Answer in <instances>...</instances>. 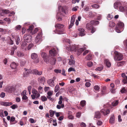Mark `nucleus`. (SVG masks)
Here are the masks:
<instances>
[{"label":"nucleus","mask_w":127,"mask_h":127,"mask_svg":"<svg viewBox=\"0 0 127 127\" xmlns=\"http://www.w3.org/2000/svg\"><path fill=\"white\" fill-rule=\"evenodd\" d=\"M32 36L29 35L25 34L24 36V41L27 42H29L31 41Z\"/></svg>","instance_id":"obj_7"},{"label":"nucleus","mask_w":127,"mask_h":127,"mask_svg":"<svg viewBox=\"0 0 127 127\" xmlns=\"http://www.w3.org/2000/svg\"><path fill=\"white\" fill-rule=\"evenodd\" d=\"M12 36L13 38L15 39L16 44L18 45L20 40L19 37L16 34L12 35Z\"/></svg>","instance_id":"obj_10"},{"label":"nucleus","mask_w":127,"mask_h":127,"mask_svg":"<svg viewBox=\"0 0 127 127\" xmlns=\"http://www.w3.org/2000/svg\"><path fill=\"white\" fill-rule=\"evenodd\" d=\"M43 88L42 87H41L40 86H39L38 88V90L39 92L41 94L42 93Z\"/></svg>","instance_id":"obj_40"},{"label":"nucleus","mask_w":127,"mask_h":127,"mask_svg":"<svg viewBox=\"0 0 127 127\" xmlns=\"http://www.w3.org/2000/svg\"><path fill=\"white\" fill-rule=\"evenodd\" d=\"M59 86L58 85H57L55 87L54 91L55 92H56L59 90Z\"/></svg>","instance_id":"obj_37"},{"label":"nucleus","mask_w":127,"mask_h":127,"mask_svg":"<svg viewBox=\"0 0 127 127\" xmlns=\"http://www.w3.org/2000/svg\"><path fill=\"white\" fill-rule=\"evenodd\" d=\"M59 12L57 13L56 17L57 20L60 21L62 20L61 17L64 15V14L66 12L65 10L61 6H59L58 8Z\"/></svg>","instance_id":"obj_1"},{"label":"nucleus","mask_w":127,"mask_h":127,"mask_svg":"<svg viewBox=\"0 0 127 127\" xmlns=\"http://www.w3.org/2000/svg\"><path fill=\"white\" fill-rule=\"evenodd\" d=\"M125 5L123 2L117 1L114 3V7L115 9L118 10L120 11L123 12L124 10V7Z\"/></svg>","instance_id":"obj_2"},{"label":"nucleus","mask_w":127,"mask_h":127,"mask_svg":"<svg viewBox=\"0 0 127 127\" xmlns=\"http://www.w3.org/2000/svg\"><path fill=\"white\" fill-rule=\"evenodd\" d=\"M85 49H86L85 48L84 49H83L82 48H80L78 50V52H77V55H80V54L82 53V52Z\"/></svg>","instance_id":"obj_23"},{"label":"nucleus","mask_w":127,"mask_h":127,"mask_svg":"<svg viewBox=\"0 0 127 127\" xmlns=\"http://www.w3.org/2000/svg\"><path fill=\"white\" fill-rule=\"evenodd\" d=\"M75 71V69L72 67H70L68 69V72H70L71 71Z\"/></svg>","instance_id":"obj_48"},{"label":"nucleus","mask_w":127,"mask_h":127,"mask_svg":"<svg viewBox=\"0 0 127 127\" xmlns=\"http://www.w3.org/2000/svg\"><path fill=\"white\" fill-rule=\"evenodd\" d=\"M4 20L6 21H8V24H9L10 22V19L9 18H4Z\"/></svg>","instance_id":"obj_54"},{"label":"nucleus","mask_w":127,"mask_h":127,"mask_svg":"<svg viewBox=\"0 0 127 127\" xmlns=\"http://www.w3.org/2000/svg\"><path fill=\"white\" fill-rule=\"evenodd\" d=\"M55 26L56 28V30L54 31L55 32L54 34L57 33L59 34H62L64 33V30L60 31V30H57V29H61L63 28L64 26V25L61 24H57L55 25Z\"/></svg>","instance_id":"obj_3"},{"label":"nucleus","mask_w":127,"mask_h":127,"mask_svg":"<svg viewBox=\"0 0 127 127\" xmlns=\"http://www.w3.org/2000/svg\"><path fill=\"white\" fill-rule=\"evenodd\" d=\"M2 12L6 14H8L10 13L9 15V16H11V15H13L15 14V13L14 11H12L11 12H10V11L7 9H3L2 10Z\"/></svg>","instance_id":"obj_12"},{"label":"nucleus","mask_w":127,"mask_h":127,"mask_svg":"<svg viewBox=\"0 0 127 127\" xmlns=\"http://www.w3.org/2000/svg\"><path fill=\"white\" fill-rule=\"evenodd\" d=\"M30 121L31 123H35L34 120L32 118L30 119Z\"/></svg>","instance_id":"obj_62"},{"label":"nucleus","mask_w":127,"mask_h":127,"mask_svg":"<svg viewBox=\"0 0 127 127\" xmlns=\"http://www.w3.org/2000/svg\"><path fill=\"white\" fill-rule=\"evenodd\" d=\"M32 93L36 96V98L39 97L40 96V94L38 93L37 91L35 89H32Z\"/></svg>","instance_id":"obj_11"},{"label":"nucleus","mask_w":127,"mask_h":127,"mask_svg":"<svg viewBox=\"0 0 127 127\" xmlns=\"http://www.w3.org/2000/svg\"><path fill=\"white\" fill-rule=\"evenodd\" d=\"M117 27L119 29L123 30L124 28V24L123 23L120 22L117 24Z\"/></svg>","instance_id":"obj_14"},{"label":"nucleus","mask_w":127,"mask_h":127,"mask_svg":"<svg viewBox=\"0 0 127 127\" xmlns=\"http://www.w3.org/2000/svg\"><path fill=\"white\" fill-rule=\"evenodd\" d=\"M12 103L11 102H4V106H9L11 105Z\"/></svg>","instance_id":"obj_34"},{"label":"nucleus","mask_w":127,"mask_h":127,"mask_svg":"<svg viewBox=\"0 0 127 127\" xmlns=\"http://www.w3.org/2000/svg\"><path fill=\"white\" fill-rule=\"evenodd\" d=\"M18 106L17 105L14 104L11 106V107L13 109H14L18 107Z\"/></svg>","instance_id":"obj_49"},{"label":"nucleus","mask_w":127,"mask_h":127,"mask_svg":"<svg viewBox=\"0 0 127 127\" xmlns=\"http://www.w3.org/2000/svg\"><path fill=\"white\" fill-rule=\"evenodd\" d=\"M21 28V26L20 25H18L15 27V30H19Z\"/></svg>","instance_id":"obj_50"},{"label":"nucleus","mask_w":127,"mask_h":127,"mask_svg":"<svg viewBox=\"0 0 127 127\" xmlns=\"http://www.w3.org/2000/svg\"><path fill=\"white\" fill-rule=\"evenodd\" d=\"M40 98L41 100L43 102L46 101L47 100V97L44 95L41 96Z\"/></svg>","instance_id":"obj_33"},{"label":"nucleus","mask_w":127,"mask_h":127,"mask_svg":"<svg viewBox=\"0 0 127 127\" xmlns=\"http://www.w3.org/2000/svg\"><path fill=\"white\" fill-rule=\"evenodd\" d=\"M33 45L32 44H30L28 46V50H30L33 46Z\"/></svg>","instance_id":"obj_52"},{"label":"nucleus","mask_w":127,"mask_h":127,"mask_svg":"<svg viewBox=\"0 0 127 127\" xmlns=\"http://www.w3.org/2000/svg\"><path fill=\"white\" fill-rule=\"evenodd\" d=\"M27 42L25 41L23 42L21 46L22 47H25V46L27 44Z\"/></svg>","instance_id":"obj_59"},{"label":"nucleus","mask_w":127,"mask_h":127,"mask_svg":"<svg viewBox=\"0 0 127 127\" xmlns=\"http://www.w3.org/2000/svg\"><path fill=\"white\" fill-rule=\"evenodd\" d=\"M101 112L104 115H105L109 113L110 111L109 109L105 110V109H103L101 110Z\"/></svg>","instance_id":"obj_17"},{"label":"nucleus","mask_w":127,"mask_h":127,"mask_svg":"<svg viewBox=\"0 0 127 127\" xmlns=\"http://www.w3.org/2000/svg\"><path fill=\"white\" fill-rule=\"evenodd\" d=\"M105 63L106 66L108 67H109L111 66V63L108 60H105Z\"/></svg>","instance_id":"obj_19"},{"label":"nucleus","mask_w":127,"mask_h":127,"mask_svg":"<svg viewBox=\"0 0 127 127\" xmlns=\"http://www.w3.org/2000/svg\"><path fill=\"white\" fill-rule=\"evenodd\" d=\"M50 116L51 117L53 116L55 114V112L52 110H50L49 111Z\"/></svg>","instance_id":"obj_36"},{"label":"nucleus","mask_w":127,"mask_h":127,"mask_svg":"<svg viewBox=\"0 0 127 127\" xmlns=\"http://www.w3.org/2000/svg\"><path fill=\"white\" fill-rule=\"evenodd\" d=\"M38 31V29L36 28L34 30L33 32L32 33V34H34L36 33Z\"/></svg>","instance_id":"obj_63"},{"label":"nucleus","mask_w":127,"mask_h":127,"mask_svg":"<svg viewBox=\"0 0 127 127\" xmlns=\"http://www.w3.org/2000/svg\"><path fill=\"white\" fill-rule=\"evenodd\" d=\"M113 17V16L112 15L110 14H109L107 16V19L108 20H110Z\"/></svg>","instance_id":"obj_45"},{"label":"nucleus","mask_w":127,"mask_h":127,"mask_svg":"<svg viewBox=\"0 0 127 127\" xmlns=\"http://www.w3.org/2000/svg\"><path fill=\"white\" fill-rule=\"evenodd\" d=\"M37 57V54L35 53H32L31 55V58L33 59H36Z\"/></svg>","instance_id":"obj_25"},{"label":"nucleus","mask_w":127,"mask_h":127,"mask_svg":"<svg viewBox=\"0 0 127 127\" xmlns=\"http://www.w3.org/2000/svg\"><path fill=\"white\" fill-rule=\"evenodd\" d=\"M90 23L92 25H97L99 23V22L97 21H91Z\"/></svg>","instance_id":"obj_24"},{"label":"nucleus","mask_w":127,"mask_h":127,"mask_svg":"<svg viewBox=\"0 0 127 127\" xmlns=\"http://www.w3.org/2000/svg\"><path fill=\"white\" fill-rule=\"evenodd\" d=\"M115 120V117L114 115H112L110 119L109 122L112 124L114 123Z\"/></svg>","instance_id":"obj_20"},{"label":"nucleus","mask_w":127,"mask_h":127,"mask_svg":"<svg viewBox=\"0 0 127 127\" xmlns=\"http://www.w3.org/2000/svg\"><path fill=\"white\" fill-rule=\"evenodd\" d=\"M41 56L42 57L43 59L44 62L46 63H49L48 57L47 56L46 54L44 52L41 51Z\"/></svg>","instance_id":"obj_6"},{"label":"nucleus","mask_w":127,"mask_h":127,"mask_svg":"<svg viewBox=\"0 0 127 127\" xmlns=\"http://www.w3.org/2000/svg\"><path fill=\"white\" fill-rule=\"evenodd\" d=\"M38 80L39 82L41 83L45 81V78L42 77H40L38 79Z\"/></svg>","instance_id":"obj_26"},{"label":"nucleus","mask_w":127,"mask_h":127,"mask_svg":"<svg viewBox=\"0 0 127 127\" xmlns=\"http://www.w3.org/2000/svg\"><path fill=\"white\" fill-rule=\"evenodd\" d=\"M76 17V15H73L71 17V23H74L75 20V18Z\"/></svg>","instance_id":"obj_27"},{"label":"nucleus","mask_w":127,"mask_h":127,"mask_svg":"<svg viewBox=\"0 0 127 127\" xmlns=\"http://www.w3.org/2000/svg\"><path fill=\"white\" fill-rule=\"evenodd\" d=\"M53 91H50L48 92L47 93V95L49 96H51L52 95Z\"/></svg>","instance_id":"obj_53"},{"label":"nucleus","mask_w":127,"mask_h":127,"mask_svg":"<svg viewBox=\"0 0 127 127\" xmlns=\"http://www.w3.org/2000/svg\"><path fill=\"white\" fill-rule=\"evenodd\" d=\"M92 57L91 54L87 55L85 59L87 60H90L92 59Z\"/></svg>","instance_id":"obj_29"},{"label":"nucleus","mask_w":127,"mask_h":127,"mask_svg":"<svg viewBox=\"0 0 127 127\" xmlns=\"http://www.w3.org/2000/svg\"><path fill=\"white\" fill-rule=\"evenodd\" d=\"M124 10L123 12L125 11L126 12L125 13V15L127 17V5H125L124 7Z\"/></svg>","instance_id":"obj_32"},{"label":"nucleus","mask_w":127,"mask_h":127,"mask_svg":"<svg viewBox=\"0 0 127 127\" xmlns=\"http://www.w3.org/2000/svg\"><path fill=\"white\" fill-rule=\"evenodd\" d=\"M78 31L79 32V35L83 36L85 35L84 30L83 28H80L78 29Z\"/></svg>","instance_id":"obj_15"},{"label":"nucleus","mask_w":127,"mask_h":127,"mask_svg":"<svg viewBox=\"0 0 127 127\" xmlns=\"http://www.w3.org/2000/svg\"><path fill=\"white\" fill-rule=\"evenodd\" d=\"M5 95V93H4L2 92L0 94V96L1 98L4 97Z\"/></svg>","instance_id":"obj_55"},{"label":"nucleus","mask_w":127,"mask_h":127,"mask_svg":"<svg viewBox=\"0 0 127 127\" xmlns=\"http://www.w3.org/2000/svg\"><path fill=\"white\" fill-rule=\"evenodd\" d=\"M6 90L9 93H12L15 90V89L13 87L9 86L6 88Z\"/></svg>","instance_id":"obj_13"},{"label":"nucleus","mask_w":127,"mask_h":127,"mask_svg":"<svg viewBox=\"0 0 127 127\" xmlns=\"http://www.w3.org/2000/svg\"><path fill=\"white\" fill-rule=\"evenodd\" d=\"M85 85L86 87H89L90 86L91 84L90 82H87L85 83Z\"/></svg>","instance_id":"obj_58"},{"label":"nucleus","mask_w":127,"mask_h":127,"mask_svg":"<svg viewBox=\"0 0 127 127\" xmlns=\"http://www.w3.org/2000/svg\"><path fill=\"white\" fill-rule=\"evenodd\" d=\"M103 67L102 66H100L96 68L95 70L96 71H101L103 69Z\"/></svg>","instance_id":"obj_46"},{"label":"nucleus","mask_w":127,"mask_h":127,"mask_svg":"<svg viewBox=\"0 0 127 127\" xmlns=\"http://www.w3.org/2000/svg\"><path fill=\"white\" fill-rule=\"evenodd\" d=\"M115 25L114 23L112 21L110 22L109 23V26L112 28L114 27L115 26Z\"/></svg>","instance_id":"obj_38"},{"label":"nucleus","mask_w":127,"mask_h":127,"mask_svg":"<svg viewBox=\"0 0 127 127\" xmlns=\"http://www.w3.org/2000/svg\"><path fill=\"white\" fill-rule=\"evenodd\" d=\"M72 50H77L78 49V48L76 47V45H73L72 46Z\"/></svg>","instance_id":"obj_51"},{"label":"nucleus","mask_w":127,"mask_h":127,"mask_svg":"<svg viewBox=\"0 0 127 127\" xmlns=\"http://www.w3.org/2000/svg\"><path fill=\"white\" fill-rule=\"evenodd\" d=\"M54 71L56 73H60L61 72V69H55L54 70Z\"/></svg>","instance_id":"obj_47"},{"label":"nucleus","mask_w":127,"mask_h":127,"mask_svg":"<svg viewBox=\"0 0 127 127\" xmlns=\"http://www.w3.org/2000/svg\"><path fill=\"white\" fill-rule=\"evenodd\" d=\"M87 64L88 66L91 67L93 65V64L92 62L90 61L87 63Z\"/></svg>","instance_id":"obj_43"},{"label":"nucleus","mask_w":127,"mask_h":127,"mask_svg":"<svg viewBox=\"0 0 127 127\" xmlns=\"http://www.w3.org/2000/svg\"><path fill=\"white\" fill-rule=\"evenodd\" d=\"M91 6L93 8L96 9L99 8L100 7L99 5L95 4L92 5Z\"/></svg>","instance_id":"obj_39"},{"label":"nucleus","mask_w":127,"mask_h":127,"mask_svg":"<svg viewBox=\"0 0 127 127\" xmlns=\"http://www.w3.org/2000/svg\"><path fill=\"white\" fill-rule=\"evenodd\" d=\"M42 33H38L37 36L35 38V42L36 43L39 44L42 40Z\"/></svg>","instance_id":"obj_5"},{"label":"nucleus","mask_w":127,"mask_h":127,"mask_svg":"<svg viewBox=\"0 0 127 127\" xmlns=\"http://www.w3.org/2000/svg\"><path fill=\"white\" fill-rule=\"evenodd\" d=\"M75 61L73 59H70L69 60V64L70 65H73L75 63Z\"/></svg>","instance_id":"obj_30"},{"label":"nucleus","mask_w":127,"mask_h":127,"mask_svg":"<svg viewBox=\"0 0 127 127\" xmlns=\"http://www.w3.org/2000/svg\"><path fill=\"white\" fill-rule=\"evenodd\" d=\"M64 107V104L61 105L58 104L57 105L56 108L58 109H60L61 108H63Z\"/></svg>","instance_id":"obj_28"},{"label":"nucleus","mask_w":127,"mask_h":127,"mask_svg":"<svg viewBox=\"0 0 127 127\" xmlns=\"http://www.w3.org/2000/svg\"><path fill=\"white\" fill-rule=\"evenodd\" d=\"M124 43L125 46L127 47V40H124Z\"/></svg>","instance_id":"obj_64"},{"label":"nucleus","mask_w":127,"mask_h":127,"mask_svg":"<svg viewBox=\"0 0 127 127\" xmlns=\"http://www.w3.org/2000/svg\"><path fill=\"white\" fill-rule=\"evenodd\" d=\"M86 101L85 100H82L80 102L81 105L82 107H84L86 105Z\"/></svg>","instance_id":"obj_35"},{"label":"nucleus","mask_w":127,"mask_h":127,"mask_svg":"<svg viewBox=\"0 0 127 127\" xmlns=\"http://www.w3.org/2000/svg\"><path fill=\"white\" fill-rule=\"evenodd\" d=\"M16 54L19 57H23L24 55V54L23 53L19 51H17Z\"/></svg>","instance_id":"obj_21"},{"label":"nucleus","mask_w":127,"mask_h":127,"mask_svg":"<svg viewBox=\"0 0 127 127\" xmlns=\"http://www.w3.org/2000/svg\"><path fill=\"white\" fill-rule=\"evenodd\" d=\"M100 112L99 111L96 112L94 118L95 119V118H100Z\"/></svg>","instance_id":"obj_22"},{"label":"nucleus","mask_w":127,"mask_h":127,"mask_svg":"<svg viewBox=\"0 0 127 127\" xmlns=\"http://www.w3.org/2000/svg\"><path fill=\"white\" fill-rule=\"evenodd\" d=\"M56 59L55 58H53L52 61L51 62V64L52 65L55 64L56 63Z\"/></svg>","instance_id":"obj_44"},{"label":"nucleus","mask_w":127,"mask_h":127,"mask_svg":"<svg viewBox=\"0 0 127 127\" xmlns=\"http://www.w3.org/2000/svg\"><path fill=\"white\" fill-rule=\"evenodd\" d=\"M49 53L50 56L52 57L55 56L57 53L55 50L54 49L50 50L49 51Z\"/></svg>","instance_id":"obj_9"},{"label":"nucleus","mask_w":127,"mask_h":127,"mask_svg":"<svg viewBox=\"0 0 127 127\" xmlns=\"http://www.w3.org/2000/svg\"><path fill=\"white\" fill-rule=\"evenodd\" d=\"M118 103V100H116L115 101L112 103V105L113 106H115L117 105Z\"/></svg>","instance_id":"obj_42"},{"label":"nucleus","mask_w":127,"mask_h":127,"mask_svg":"<svg viewBox=\"0 0 127 127\" xmlns=\"http://www.w3.org/2000/svg\"><path fill=\"white\" fill-rule=\"evenodd\" d=\"M94 89L95 90L98 91L100 89L98 85H96L95 86Z\"/></svg>","instance_id":"obj_41"},{"label":"nucleus","mask_w":127,"mask_h":127,"mask_svg":"<svg viewBox=\"0 0 127 127\" xmlns=\"http://www.w3.org/2000/svg\"><path fill=\"white\" fill-rule=\"evenodd\" d=\"M21 95H22L23 96L26 95V91H23L21 93Z\"/></svg>","instance_id":"obj_57"},{"label":"nucleus","mask_w":127,"mask_h":127,"mask_svg":"<svg viewBox=\"0 0 127 127\" xmlns=\"http://www.w3.org/2000/svg\"><path fill=\"white\" fill-rule=\"evenodd\" d=\"M16 101L17 102H19L20 101V99L19 97H16L15 98Z\"/></svg>","instance_id":"obj_60"},{"label":"nucleus","mask_w":127,"mask_h":127,"mask_svg":"<svg viewBox=\"0 0 127 127\" xmlns=\"http://www.w3.org/2000/svg\"><path fill=\"white\" fill-rule=\"evenodd\" d=\"M114 60L116 61H118L121 60L123 59L122 55L120 53L115 51L114 52Z\"/></svg>","instance_id":"obj_4"},{"label":"nucleus","mask_w":127,"mask_h":127,"mask_svg":"<svg viewBox=\"0 0 127 127\" xmlns=\"http://www.w3.org/2000/svg\"><path fill=\"white\" fill-rule=\"evenodd\" d=\"M56 120H53V122L54 123L53 124V125L54 126H56L57 125V123L56 122Z\"/></svg>","instance_id":"obj_56"},{"label":"nucleus","mask_w":127,"mask_h":127,"mask_svg":"<svg viewBox=\"0 0 127 127\" xmlns=\"http://www.w3.org/2000/svg\"><path fill=\"white\" fill-rule=\"evenodd\" d=\"M47 82L50 86L52 87H54V82L52 79H50L48 80Z\"/></svg>","instance_id":"obj_16"},{"label":"nucleus","mask_w":127,"mask_h":127,"mask_svg":"<svg viewBox=\"0 0 127 127\" xmlns=\"http://www.w3.org/2000/svg\"><path fill=\"white\" fill-rule=\"evenodd\" d=\"M17 66V64L15 62H13L12 63L10 64V67L12 69H15Z\"/></svg>","instance_id":"obj_18"},{"label":"nucleus","mask_w":127,"mask_h":127,"mask_svg":"<svg viewBox=\"0 0 127 127\" xmlns=\"http://www.w3.org/2000/svg\"><path fill=\"white\" fill-rule=\"evenodd\" d=\"M92 25L91 24H88L86 25V27L88 30H91V32L93 33L95 31L96 29L95 28H93Z\"/></svg>","instance_id":"obj_8"},{"label":"nucleus","mask_w":127,"mask_h":127,"mask_svg":"<svg viewBox=\"0 0 127 127\" xmlns=\"http://www.w3.org/2000/svg\"><path fill=\"white\" fill-rule=\"evenodd\" d=\"M79 7L78 6H76L72 9V10L73 11H76L77 10V9Z\"/></svg>","instance_id":"obj_61"},{"label":"nucleus","mask_w":127,"mask_h":127,"mask_svg":"<svg viewBox=\"0 0 127 127\" xmlns=\"http://www.w3.org/2000/svg\"><path fill=\"white\" fill-rule=\"evenodd\" d=\"M117 33H120L122 32L123 30L121 29H119V28L117 27L115 29Z\"/></svg>","instance_id":"obj_31"}]
</instances>
